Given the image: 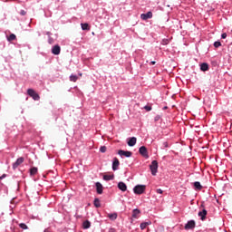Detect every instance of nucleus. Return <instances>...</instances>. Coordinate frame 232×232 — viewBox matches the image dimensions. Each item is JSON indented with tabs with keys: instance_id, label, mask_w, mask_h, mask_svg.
Masks as SVG:
<instances>
[{
	"instance_id": "nucleus-1",
	"label": "nucleus",
	"mask_w": 232,
	"mask_h": 232,
	"mask_svg": "<svg viewBox=\"0 0 232 232\" xmlns=\"http://www.w3.org/2000/svg\"><path fill=\"white\" fill-rule=\"evenodd\" d=\"M150 169L151 171V175L155 177L159 171V162L157 160H152L150 165Z\"/></svg>"
},
{
	"instance_id": "nucleus-2",
	"label": "nucleus",
	"mask_w": 232,
	"mask_h": 232,
	"mask_svg": "<svg viewBox=\"0 0 232 232\" xmlns=\"http://www.w3.org/2000/svg\"><path fill=\"white\" fill-rule=\"evenodd\" d=\"M133 191H134L135 195H142V193H144V191H146V185H136L133 188Z\"/></svg>"
},
{
	"instance_id": "nucleus-3",
	"label": "nucleus",
	"mask_w": 232,
	"mask_h": 232,
	"mask_svg": "<svg viewBox=\"0 0 232 232\" xmlns=\"http://www.w3.org/2000/svg\"><path fill=\"white\" fill-rule=\"evenodd\" d=\"M200 209L201 210H199L198 213V217L200 218V220L204 221V220H206V218L208 217V210H206V208H204V204H201Z\"/></svg>"
},
{
	"instance_id": "nucleus-4",
	"label": "nucleus",
	"mask_w": 232,
	"mask_h": 232,
	"mask_svg": "<svg viewBox=\"0 0 232 232\" xmlns=\"http://www.w3.org/2000/svg\"><path fill=\"white\" fill-rule=\"evenodd\" d=\"M27 94L29 97H32V99H34V101H39V99H41V97H39V94L37 92H35V91H34V89H28Z\"/></svg>"
},
{
	"instance_id": "nucleus-5",
	"label": "nucleus",
	"mask_w": 232,
	"mask_h": 232,
	"mask_svg": "<svg viewBox=\"0 0 232 232\" xmlns=\"http://www.w3.org/2000/svg\"><path fill=\"white\" fill-rule=\"evenodd\" d=\"M197 223L195 222V220L191 219L187 222L184 228L186 229V231H189V229H195Z\"/></svg>"
},
{
	"instance_id": "nucleus-6",
	"label": "nucleus",
	"mask_w": 232,
	"mask_h": 232,
	"mask_svg": "<svg viewBox=\"0 0 232 232\" xmlns=\"http://www.w3.org/2000/svg\"><path fill=\"white\" fill-rule=\"evenodd\" d=\"M133 218L136 220L140 218V210L139 208H134L132 210L131 218H130L131 223H133Z\"/></svg>"
},
{
	"instance_id": "nucleus-7",
	"label": "nucleus",
	"mask_w": 232,
	"mask_h": 232,
	"mask_svg": "<svg viewBox=\"0 0 232 232\" xmlns=\"http://www.w3.org/2000/svg\"><path fill=\"white\" fill-rule=\"evenodd\" d=\"M139 153L144 157V159H150V155L148 154V149L145 146H141L139 149Z\"/></svg>"
},
{
	"instance_id": "nucleus-8",
	"label": "nucleus",
	"mask_w": 232,
	"mask_h": 232,
	"mask_svg": "<svg viewBox=\"0 0 232 232\" xmlns=\"http://www.w3.org/2000/svg\"><path fill=\"white\" fill-rule=\"evenodd\" d=\"M118 155H120V157L130 158V157H131V155H133V153L130 150H118Z\"/></svg>"
},
{
	"instance_id": "nucleus-9",
	"label": "nucleus",
	"mask_w": 232,
	"mask_h": 232,
	"mask_svg": "<svg viewBox=\"0 0 232 232\" xmlns=\"http://www.w3.org/2000/svg\"><path fill=\"white\" fill-rule=\"evenodd\" d=\"M23 162H24V158L23 157L18 158L16 161L13 163V169H17V168H19V166H21Z\"/></svg>"
},
{
	"instance_id": "nucleus-10",
	"label": "nucleus",
	"mask_w": 232,
	"mask_h": 232,
	"mask_svg": "<svg viewBox=\"0 0 232 232\" xmlns=\"http://www.w3.org/2000/svg\"><path fill=\"white\" fill-rule=\"evenodd\" d=\"M151 17H153V13H151V11L140 14V19H142V21H148V19H151Z\"/></svg>"
},
{
	"instance_id": "nucleus-11",
	"label": "nucleus",
	"mask_w": 232,
	"mask_h": 232,
	"mask_svg": "<svg viewBox=\"0 0 232 232\" xmlns=\"http://www.w3.org/2000/svg\"><path fill=\"white\" fill-rule=\"evenodd\" d=\"M119 166H121L119 159L114 158L112 161V171H117V169H119Z\"/></svg>"
},
{
	"instance_id": "nucleus-12",
	"label": "nucleus",
	"mask_w": 232,
	"mask_h": 232,
	"mask_svg": "<svg viewBox=\"0 0 232 232\" xmlns=\"http://www.w3.org/2000/svg\"><path fill=\"white\" fill-rule=\"evenodd\" d=\"M52 53L53 55H59L61 53V46H59V44L53 46Z\"/></svg>"
},
{
	"instance_id": "nucleus-13",
	"label": "nucleus",
	"mask_w": 232,
	"mask_h": 232,
	"mask_svg": "<svg viewBox=\"0 0 232 232\" xmlns=\"http://www.w3.org/2000/svg\"><path fill=\"white\" fill-rule=\"evenodd\" d=\"M95 186H96V192L98 193V195H102V191H103L102 184L101 182H96Z\"/></svg>"
},
{
	"instance_id": "nucleus-14",
	"label": "nucleus",
	"mask_w": 232,
	"mask_h": 232,
	"mask_svg": "<svg viewBox=\"0 0 232 232\" xmlns=\"http://www.w3.org/2000/svg\"><path fill=\"white\" fill-rule=\"evenodd\" d=\"M118 188L121 190V191H126L128 189V186H126V183L122 182V181H120L118 183Z\"/></svg>"
},
{
	"instance_id": "nucleus-15",
	"label": "nucleus",
	"mask_w": 232,
	"mask_h": 232,
	"mask_svg": "<svg viewBox=\"0 0 232 232\" xmlns=\"http://www.w3.org/2000/svg\"><path fill=\"white\" fill-rule=\"evenodd\" d=\"M148 226H151L150 220L140 223V227L141 231H144V229H146V227H148Z\"/></svg>"
},
{
	"instance_id": "nucleus-16",
	"label": "nucleus",
	"mask_w": 232,
	"mask_h": 232,
	"mask_svg": "<svg viewBox=\"0 0 232 232\" xmlns=\"http://www.w3.org/2000/svg\"><path fill=\"white\" fill-rule=\"evenodd\" d=\"M201 72H208L209 71V64L208 63H203L200 64Z\"/></svg>"
},
{
	"instance_id": "nucleus-17",
	"label": "nucleus",
	"mask_w": 232,
	"mask_h": 232,
	"mask_svg": "<svg viewBox=\"0 0 232 232\" xmlns=\"http://www.w3.org/2000/svg\"><path fill=\"white\" fill-rule=\"evenodd\" d=\"M137 144V138L132 137L130 138L129 141H128V146L133 147Z\"/></svg>"
},
{
	"instance_id": "nucleus-18",
	"label": "nucleus",
	"mask_w": 232,
	"mask_h": 232,
	"mask_svg": "<svg viewBox=\"0 0 232 232\" xmlns=\"http://www.w3.org/2000/svg\"><path fill=\"white\" fill-rule=\"evenodd\" d=\"M83 229H90L92 227V223L89 220H85L82 223Z\"/></svg>"
},
{
	"instance_id": "nucleus-19",
	"label": "nucleus",
	"mask_w": 232,
	"mask_h": 232,
	"mask_svg": "<svg viewBox=\"0 0 232 232\" xmlns=\"http://www.w3.org/2000/svg\"><path fill=\"white\" fill-rule=\"evenodd\" d=\"M117 217H119L117 212L108 214V218H110V220H117Z\"/></svg>"
},
{
	"instance_id": "nucleus-20",
	"label": "nucleus",
	"mask_w": 232,
	"mask_h": 232,
	"mask_svg": "<svg viewBox=\"0 0 232 232\" xmlns=\"http://www.w3.org/2000/svg\"><path fill=\"white\" fill-rule=\"evenodd\" d=\"M15 39H17V36H15L14 34H11L9 36H7V41L9 43H12V41H15Z\"/></svg>"
},
{
	"instance_id": "nucleus-21",
	"label": "nucleus",
	"mask_w": 232,
	"mask_h": 232,
	"mask_svg": "<svg viewBox=\"0 0 232 232\" xmlns=\"http://www.w3.org/2000/svg\"><path fill=\"white\" fill-rule=\"evenodd\" d=\"M82 30L90 31V24L88 23L81 24Z\"/></svg>"
},
{
	"instance_id": "nucleus-22",
	"label": "nucleus",
	"mask_w": 232,
	"mask_h": 232,
	"mask_svg": "<svg viewBox=\"0 0 232 232\" xmlns=\"http://www.w3.org/2000/svg\"><path fill=\"white\" fill-rule=\"evenodd\" d=\"M30 175L34 177V175H37V167H33L30 169Z\"/></svg>"
},
{
	"instance_id": "nucleus-23",
	"label": "nucleus",
	"mask_w": 232,
	"mask_h": 232,
	"mask_svg": "<svg viewBox=\"0 0 232 232\" xmlns=\"http://www.w3.org/2000/svg\"><path fill=\"white\" fill-rule=\"evenodd\" d=\"M93 204H94V207L101 208V199H99V198H95Z\"/></svg>"
},
{
	"instance_id": "nucleus-24",
	"label": "nucleus",
	"mask_w": 232,
	"mask_h": 232,
	"mask_svg": "<svg viewBox=\"0 0 232 232\" xmlns=\"http://www.w3.org/2000/svg\"><path fill=\"white\" fill-rule=\"evenodd\" d=\"M78 79H79V77L76 74H71V76H70V81L72 82H77Z\"/></svg>"
},
{
	"instance_id": "nucleus-25",
	"label": "nucleus",
	"mask_w": 232,
	"mask_h": 232,
	"mask_svg": "<svg viewBox=\"0 0 232 232\" xmlns=\"http://www.w3.org/2000/svg\"><path fill=\"white\" fill-rule=\"evenodd\" d=\"M103 180H113V175H104L103 176Z\"/></svg>"
},
{
	"instance_id": "nucleus-26",
	"label": "nucleus",
	"mask_w": 232,
	"mask_h": 232,
	"mask_svg": "<svg viewBox=\"0 0 232 232\" xmlns=\"http://www.w3.org/2000/svg\"><path fill=\"white\" fill-rule=\"evenodd\" d=\"M194 188L196 189H202V185L200 184V182L196 181V182H194Z\"/></svg>"
},
{
	"instance_id": "nucleus-27",
	"label": "nucleus",
	"mask_w": 232,
	"mask_h": 232,
	"mask_svg": "<svg viewBox=\"0 0 232 232\" xmlns=\"http://www.w3.org/2000/svg\"><path fill=\"white\" fill-rule=\"evenodd\" d=\"M19 227H21V229H28V226H26L24 223H20Z\"/></svg>"
},
{
	"instance_id": "nucleus-28",
	"label": "nucleus",
	"mask_w": 232,
	"mask_h": 232,
	"mask_svg": "<svg viewBox=\"0 0 232 232\" xmlns=\"http://www.w3.org/2000/svg\"><path fill=\"white\" fill-rule=\"evenodd\" d=\"M214 46L216 48H220V46H222V43H220L219 41H217V42L214 43Z\"/></svg>"
},
{
	"instance_id": "nucleus-29",
	"label": "nucleus",
	"mask_w": 232,
	"mask_h": 232,
	"mask_svg": "<svg viewBox=\"0 0 232 232\" xmlns=\"http://www.w3.org/2000/svg\"><path fill=\"white\" fill-rule=\"evenodd\" d=\"M48 43H49V44H53V43H55V41L53 40V38L52 36H49Z\"/></svg>"
},
{
	"instance_id": "nucleus-30",
	"label": "nucleus",
	"mask_w": 232,
	"mask_h": 232,
	"mask_svg": "<svg viewBox=\"0 0 232 232\" xmlns=\"http://www.w3.org/2000/svg\"><path fill=\"white\" fill-rule=\"evenodd\" d=\"M106 150H107L106 146H102V147L100 148L101 153H106Z\"/></svg>"
},
{
	"instance_id": "nucleus-31",
	"label": "nucleus",
	"mask_w": 232,
	"mask_h": 232,
	"mask_svg": "<svg viewBox=\"0 0 232 232\" xmlns=\"http://www.w3.org/2000/svg\"><path fill=\"white\" fill-rule=\"evenodd\" d=\"M161 44H163V45L169 44V40L163 39L162 42H161Z\"/></svg>"
},
{
	"instance_id": "nucleus-32",
	"label": "nucleus",
	"mask_w": 232,
	"mask_h": 232,
	"mask_svg": "<svg viewBox=\"0 0 232 232\" xmlns=\"http://www.w3.org/2000/svg\"><path fill=\"white\" fill-rule=\"evenodd\" d=\"M156 193H158L159 195H162V193H164V191L161 188H157Z\"/></svg>"
},
{
	"instance_id": "nucleus-33",
	"label": "nucleus",
	"mask_w": 232,
	"mask_h": 232,
	"mask_svg": "<svg viewBox=\"0 0 232 232\" xmlns=\"http://www.w3.org/2000/svg\"><path fill=\"white\" fill-rule=\"evenodd\" d=\"M144 110H146V111H151V106L146 105Z\"/></svg>"
},
{
	"instance_id": "nucleus-34",
	"label": "nucleus",
	"mask_w": 232,
	"mask_h": 232,
	"mask_svg": "<svg viewBox=\"0 0 232 232\" xmlns=\"http://www.w3.org/2000/svg\"><path fill=\"white\" fill-rule=\"evenodd\" d=\"M227 37V34L223 33V34H221V39H226Z\"/></svg>"
},
{
	"instance_id": "nucleus-35",
	"label": "nucleus",
	"mask_w": 232,
	"mask_h": 232,
	"mask_svg": "<svg viewBox=\"0 0 232 232\" xmlns=\"http://www.w3.org/2000/svg\"><path fill=\"white\" fill-rule=\"evenodd\" d=\"M20 15H26V11L21 10L20 11Z\"/></svg>"
},
{
	"instance_id": "nucleus-36",
	"label": "nucleus",
	"mask_w": 232,
	"mask_h": 232,
	"mask_svg": "<svg viewBox=\"0 0 232 232\" xmlns=\"http://www.w3.org/2000/svg\"><path fill=\"white\" fill-rule=\"evenodd\" d=\"M45 35H48V37H52V33L51 32H46Z\"/></svg>"
},
{
	"instance_id": "nucleus-37",
	"label": "nucleus",
	"mask_w": 232,
	"mask_h": 232,
	"mask_svg": "<svg viewBox=\"0 0 232 232\" xmlns=\"http://www.w3.org/2000/svg\"><path fill=\"white\" fill-rule=\"evenodd\" d=\"M168 146H169V144H168V142H163V148H168Z\"/></svg>"
},
{
	"instance_id": "nucleus-38",
	"label": "nucleus",
	"mask_w": 232,
	"mask_h": 232,
	"mask_svg": "<svg viewBox=\"0 0 232 232\" xmlns=\"http://www.w3.org/2000/svg\"><path fill=\"white\" fill-rule=\"evenodd\" d=\"M5 177H6V174H3V175L0 177V180H3V179H5Z\"/></svg>"
},
{
	"instance_id": "nucleus-39",
	"label": "nucleus",
	"mask_w": 232,
	"mask_h": 232,
	"mask_svg": "<svg viewBox=\"0 0 232 232\" xmlns=\"http://www.w3.org/2000/svg\"><path fill=\"white\" fill-rule=\"evenodd\" d=\"M156 63H157V62H155V61L150 62V65H153V64H156Z\"/></svg>"
}]
</instances>
